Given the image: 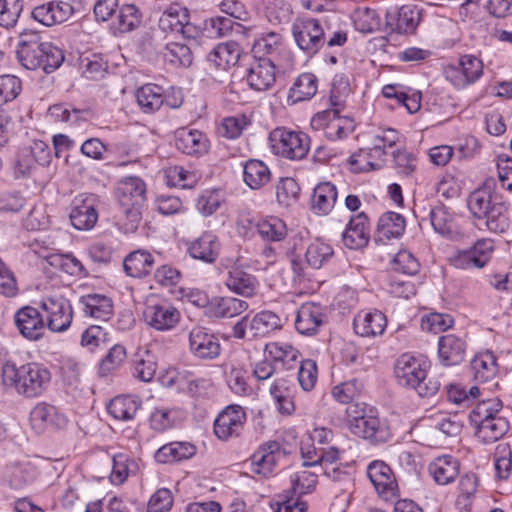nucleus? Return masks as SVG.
Listing matches in <instances>:
<instances>
[{
	"label": "nucleus",
	"instance_id": "nucleus-1",
	"mask_svg": "<svg viewBox=\"0 0 512 512\" xmlns=\"http://www.w3.org/2000/svg\"><path fill=\"white\" fill-rule=\"evenodd\" d=\"M494 180L487 179L467 198V207L473 218L483 220L490 232L504 233L511 224L509 205L493 196Z\"/></svg>",
	"mask_w": 512,
	"mask_h": 512
},
{
	"label": "nucleus",
	"instance_id": "nucleus-2",
	"mask_svg": "<svg viewBox=\"0 0 512 512\" xmlns=\"http://www.w3.org/2000/svg\"><path fill=\"white\" fill-rule=\"evenodd\" d=\"M1 383L18 395L35 398L42 395L50 385L51 372L39 363H26L17 366L8 360L1 367Z\"/></svg>",
	"mask_w": 512,
	"mask_h": 512
},
{
	"label": "nucleus",
	"instance_id": "nucleus-3",
	"mask_svg": "<svg viewBox=\"0 0 512 512\" xmlns=\"http://www.w3.org/2000/svg\"><path fill=\"white\" fill-rule=\"evenodd\" d=\"M17 58L28 70L41 68L46 73H50L62 64L64 54L51 42L43 41L38 32L25 30L19 35Z\"/></svg>",
	"mask_w": 512,
	"mask_h": 512
},
{
	"label": "nucleus",
	"instance_id": "nucleus-4",
	"mask_svg": "<svg viewBox=\"0 0 512 512\" xmlns=\"http://www.w3.org/2000/svg\"><path fill=\"white\" fill-rule=\"evenodd\" d=\"M429 367L426 358L403 354L396 361L395 376L400 385L415 389L420 396H432L438 391L440 383L427 379Z\"/></svg>",
	"mask_w": 512,
	"mask_h": 512
},
{
	"label": "nucleus",
	"instance_id": "nucleus-5",
	"mask_svg": "<svg viewBox=\"0 0 512 512\" xmlns=\"http://www.w3.org/2000/svg\"><path fill=\"white\" fill-rule=\"evenodd\" d=\"M341 425L352 434L371 441L384 440V430L372 407L356 402L345 409Z\"/></svg>",
	"mask_w": 512,
	"mask_h": 512
},
{
	"label": "nucleus",
	"instance_id": "nucleus-6",
	"mask_svg": "<svg viewBox=\"0 0 512 512\" xmlns=\"http://www.w3.org/2000/svg\"><path fill=\"white\" fill-rule=\"evenodd\" d=\"M371 138L370 146L361 148L350 157L349 165L352 172H370L382 168L386 148H391L398 141L396 130H381V134Z\"/></svg>",
	"mask_w": 512,
	"mask_h": 512
},
{
	"label": "nucleus",
	"instance_id": "nucleus-7",
	"mask_svg": "<svg viewBox=\"0 0 512 512\" xmlns=\"http://www.w3.org/2000/svg\"><path fill=\"white\" fill-rule=\"evenodd\" d=\"M269 146L275 155L287 159H302L310 148V139L303 130H271Z\"/></svg>",
	"mask_w": 512,
	"mask_h": 512
},
{
	"label": "nucleus",
	"instance_id": "nucleus-8",
	"mask_svg": "<svg viewBox=\"0 0 512 512\" xmlns=\"http://www.w3.org/2000/svg\"><path fill=\"white\" fill-rule=\"evenodd\" d=\"M281 328V320L272 311L264 310L256 313L251 319L241 318L233 326V336L237 339H256L267 336Z\"/></svg>",
	"mask_w": 512,
	"mask_h": 512
},
{
	"label": "nucleus",
	"instance_id": "nucleus-9",
	"mask_svg": "<svg viewBox=\"0 0 512 512\" xmlns=\"http://www.w3.org/2000/svg\"><path fill=\"white\" fill-rule=\"evenodd\" d=\"M494 253V242L489 238L479 239L467 249L455 251L449 257V263L462 270L484 268Z\"/></svg>",
	"mask_w": 512,
	"mask_h": 512
},
{
	"label": "nucleus",
	"instance_id": "nucleus-10",
	"mask_svg": "<svg viewBox=\"0 0 512 512\" xmlns=\"http://www.w3.org/2000/svg\"><path fill=\"white\" fill-rule=\"evenodd\" d=\"M143 319L150 328L159 332H168L178 326L182 315L171 302L162 300L148 302L143 311Z\"/></svg>",
	"mask_w": 512,
	"mask_h": 512
},
{
	"label": "nucleus",
	"instance_id": "nucleus-11",
	"mask_svg": "<svg viewBox=\"0 0 512 512\" xmlns=\"http://www.w3.org/2000/svg\"><path fill=\"white\" fill-rule=\"evenodd\" d=\"M292 34L297 46L309 55H314L325 43L321 23L314 18H298L292 25Z\"/></svg>",
	"mask_w": 512,
	"mask_h": 512
},
{
	"label": "nucleus",
	"instance_id": "nucleus-12",
	"mask_svg": "<svg viewBox=\"0 0 512 512\" xmlns=\"http://www.w3.org/2000/svg\"><path fill=\"white\" fill-rule=\"evenodd\" d=\"M483 73V63L474 55H463L457 65H449L444 70L445 78L457 89L475 83Z\"/></svg>",
	"mask_w": 512,
	"mask_h": 512
},
{
	"label": "nucleus",
	"instance_id": "nucleus-13",
	"mask_svg": "<svg viewBox=\"0 0 512 512\" xmlns=\"http://www.w3.org/2000/svg\"><path fill=\"white\" fill-rule=\"evenodd\" d=\"M350 91L348 77L343 73L336 74L332 80L330 91V103L333 108L318 112L312 119V124L318 127L331 125L333 120L338 119L339 112L344 107Z\"/></svg>",
	"mask_w": 512,
	"mask_h": 512
},
{
	"label": "nucleus",
	"instance_id": "nucleus-14",
	"mask_svg": "<svg viewBox=\"0 0 512 512\" xmlns=\"http://www.w3.org/2000/svg\"><path fill=\"white\" fill-rule=\"evenodd\" d=\"M246 422V413L239 405H230L222 410L214 421V433L226 441L240 434Z\"/></svg>",
	"mask_w": 512,
	"mask_h": 512
},
{
	"label": "nucleus",
	"instance_id": "nucleus-15",
	"mask_svg": "<svg viewBox=\"0 0 512 512\" xmlns=\"http://www.w3.org/2000/svg\"><path fill=\"white\" fill-rule=\"evenodd\" d=\"M41 308L46 315L47 327L52 332H64L70 327L73 312L64 298H46L41 302Z\"/></svg>",
	"mask_w": 512,
	"mask_h": 512
},
{
	"label": "nucleus",
	"instance_id": "nucleus-16",
	"mask_svg": "<svg viewBox=\"0 0 512 512\" xmlns=\"http://www.w3.org/2000/svg\"><path fill=\"white\" fill-rule=\"evenodd\" d=\"M97 198L91 194H81L73 200L70 213L72 226L77 230L92 229L98 220Z\"/></svg>",
	"mask_w": 512,
	"mask_h": 512
},
{
	"label": "nucleus",
	"instance_id": "nucleus-17",
	"mask_svg": "<svg viewBox=\"0 0 512 512\" xmlns=\"http://www.w3.org/2000/svg\"><path fill=\"white\" fill-rule=\"evenodd\" d=\"M367 475L378 494L386 501L397 496L398 486L391 468L383 461L375 460L367 468Z\"/></svg>",
	"mask_w": 512,
	"mask_h": 512
},
{
	"label": "nucleus",
	"instance_id": "nucleus-18",
	"mask_svg": "<svg viewBox=\"0 0 512 512\" xmlns=\"http://www.w3.org/2000/svg\"><path fill=\"white\" fill-rule=\"evenodd\" d=\"M189 350L199 359L213 360L221 353L219 339L202 327H195L189 332Z\"/></svg>",
	"mask_w": 512,
	"mask_h": 512
},
{
	"label": "nucleus",
	"instance_id": "nucleus-19",
	"mask_svg": "<svg viewBox=\"0 0 512 512\" xmlns=\"http://www.w3.org/2000/svg\"><path fill=\"white\" fill-rule=\"evenodd\" d=\"M74 8L67 1H49L33 8L31 17L40 24L51 27L70 19Z\"/></svg>",
	"mask_w": 512,
	"mask_h": 512
},
{
	"label": "nucleus",
	"instance_id": "nucleus-20",
	"mask_svg": "<svg viewBox=\"0 0 512 512\" xmlns=\"http://www.w3.org/2000/svg\"><path fill=\"white\" fill-rule=\"evenodd\" d=\"M30 425L37 433H43L50 427L62 429L68 420L58 409L45 402L37 403L30 411Z\"/></svg>",
	"mask_w": 512,
	"mask_h": 512
},
{
	"label": "nucleus",
	"instance_id": "nucleus-21",
	"mask_svg": "<svg viewBox=\"0 0 512 512\" xmlns=\"http://www.w3.org/2000/svg\"><path fill=\"white\" fill-rule=\"evenodd\" d=\"M14 322L20 334L27 340L37 341L44 334L43 317L32 306H25L17 310L14 315Z\"/></svg>",
	"mask_w": 512,
	"mask_h": 512
},
{
	"label": "nucleus",
	"instance_id": "nucleus-22",
	"mask_svg": "<svg viewBox=\"0 0 512 512\" xmlns=\"http://www.w3.org/2000/svg\"><path fill=\"white\" fill-rule=\"evenodd\" d=\"M120 208L141 207L146 199V185L136 176L122 179L117 187Z\"/></svg>",
	"mask_w": 512,
	"mask_h": 512
},
{
	"label": "nucleus",
	"instance_id": "nucleus-23",
	"mask_svg": "<svg viewBox=\"0 0 512 512\" xmlns=\"http://www.w3.org/2000/svg\"><path fill=\"white\" fill-rule=\"evenodd\" d=\"M224 284L228 290L243 297L254 296L259 286L256 277L239 265L228 268Z\"/></svg>",
	"mask_w": 512,
	"mask_h": 512
},
{
	"label": "nucleus",
	"instance_id": "nucleus-24",
	"mask_svg": "<svg viewBox=\"0 0 512 512\" xmlns=\"http://www.w3.org/2000/svg\"><path fill=\"white\" fill-rule=\"evenodd\" d=\"M282 456L280 444L276 441H268L252 455V471L266 477L273 472Z\"/></svg>",
	"mask_w": 512,
	"mask_h": 512
},
{
	"label": "nucleus",
	"instance_id": "nucleus-25",
	"mask_svg": "<svg viewBox=\"0 0 512 512\" xmlns=\"http://www.w3.org/2000/svg\"><path fill=\"white\" fill-rule=\"evenodd\" d=\"M250 88L256 91L268 90L275 82V67L268 58H260L253 62L246 75Z\"/></svg>",
	"mask_w": 512,
	"mask_h": 512
},
{
	"label": "nucleus",
	"instance_id": "nucleus-26",
	"mask_svg": "<svg viewBox=\"0 0 512 512\" xmlns=\"http://www.w3.org/2000/svg\"><path fill=\"white\" fill-rule=\"evenodd\" d=\"M428 473L436 484L445 486L453 483L459 476L460 463L451 455H442L429 464Z\"/></svg>",
	"mask_w": 512,
	"mask_h": 512
},
{
	"label": "nucleus",
	"instance_id": "nucleus-27",
	"mask_svg": "<svg viewBox=\"0 0 512 512\" xmlns=\"http://www.w3.org/2000/svg\"><path fill=\"white\" fill-rule=\"evenodd\" d=\"M370 238L367 217L360 213L352 217L343 232L342 241L349 249H361L365 247Z\"/></svg>",
	"mask_w": 512,
	"mask_h": 512
},
{
	"label": "nucleus",
	"instance_id": "nucleus-28",
	"mask_svg": "<svg viewBox=\"0 0 512 512\" xmlns=\"http://www.w3.org/2000/svg\"><path fill=\"white\" fill-rule=\"evenodd\" d=\"M220 252L218 237L212 232H204L192 241L188 247L189 255L205 263H214Z\"/></svg>",
	"mask_w": 512,
	"mask_h": 512
},
{
	"label": "nucleus",
	"instance_id": "nucleus-29",
	"mask_svg": "<svg viewBox=\"0 0 512 512\" xmlns=\"http://www.w3.org/2000/svg\"><path fill=\"white\" fill-rule=\"evenodd\" d=\"M430 222L439 235L450 239H458L462 235L457 226L455 215L444 205H437L430 211Z\"/></svg>",
	"mask_w": 512,
	"mask_h": 512
},
{
	"label": "nucleus",
	"instance_id": "nucleus-30",
	"mask_svg": "<svg viewBox=\"0 0 512 512\" xmlns=\"http://www.w3.org/2000/svg\"><path fill=\"white\" fill-rule=\"evenodd\" d=\"M386 326V316L378 310L360 312L354 319V329L363 337L382 335Z\"/></svg>",
	"mask_w": 512,
	"mask_h": 512
},
{
	"label": "nucleus",
	"instance_id": "nucleus-31",
	"mask_svg": "<svg viewBox=\"0 0 512 512\" xmlns=\"http://www.w3.org/2000/svg\"><path fill=\"white\" fill-rule=\"evenodd\" d=\"M323 322V309L315 303H305L298 310L295 326L301 334L312 335L317 333Z\"/></svg>",
	"mask_w": 512,
	"mask_h": 512
},
{
	"label": "nucleus",
	"instance_id": "nucleus-32",
	"mask_svg": "<svg viewBox=\"0 0 512 512\" xmlns=\"http://www.w3.org/2000/svg\"><path fill=\"white\" fill-rule=\"evenodd\" d=\"M387 24L399 33H409L416 29L420 21V12L412 5H403L395 11H389Z\"/></svg>",
	"mask_w": 512,
	"mask_h": 512
},
{
	"label": "nucleus",
	"instance_id": "nucleus-33",
	"mask_svg": "<svg viewBox=\"0 0 512 512\" xmlns=\"http://www.w3.org/2000/svg\"><path fill=\"white\" fill-rule=\"evenodd\" d=\"M48 116L56 123L86 126L90 123L93 113L88 109H72L64 104H55L49 108Z\"/></svg>",
	"mask_w": 512,
	"mask_h": 512
},
{
	"label": "nucleus",
	"instance_id": "nucleus-34",
	"mask_svg": "<svg viewBox=\"0 0 512 512\" xmlns=\"http://www.w3.org/2000/svg\"><path fill=\"white\" fill-rule=\"evenodd\" d=\"M248 309V303L244 300L225 296L214 297L209 305L208 315L215 318H232Z\"/></svg>",
	"mask_w": 512,
	"mask_h": 512
},
{
	"label": "nucleus",
	"instance_id": "nucleus-35",
	"mask_svg": "<svg viewBox=\"0 0 512 512\" xmlns=\"http://www.w3.org/2000/svg\"><path fill=\"white\" fill-rule=\"evenodd\" d=\"M240 55L241 49L236 42H224L209 53L208 61L218 69L227 70L237 64Z\"/></svg>",
	"mask_w": 512,
	"mask_h": 512
},
{
	"label": "nucleus",
	"instance_id": "nucleus-36",
	"mask_svg": "<svg viewBox=\"0 0 512 512\" xmlns=\"http://www.w3.org/2000/svg\"><path fill=\"white\" fill-rule=\"evenodd\" d=\"M176 146L183 153L196 155L207 152L208 140L201 130H178Z\"/></svg>",
	"mask_w": 512,
	"mask_h": 512
},
{
	"label": "nucleus",
	"instance_id": "nucleus-37",
	"mask_svg": "<svg viewBox=\"0 0 512 512\" xmlns=\"http://www.w3.org/2000/svg\"><path fill=\"white\" fill-rule=\"evenodd\" d=\"M270 394L283 415H291L295 410L294 387L284 378L276 379L270 387Z\"/></svg>",
	"mask_w": 512,
	"mask_h": 512
},
{
	"label": "nucleus",
	"instance_id": "nucleus-38",
	"mask_svg": "<svg viewBox=\"0 0 512 512\" xmlns=\"http://www.w3.org/2000/svg\"><path fill=\"white\" fill-rule=\"evenodd\" d=\"M153 256L145 250H136L128 254L123 262L124 271L133 278L146 276L152 270Z\"/></svg>",
	"mask_w": 512,
	"mask_h": 512
},
{
	"label": "nucleus",
	"instance_id": "nucleus-39",
	"mask_svg": "<svg viewBox=\"0 0 512 512\" xmlns=\"http://www.w3.org/2000/svg\"><path fill=\"white\" fill-rule=\"evenodd\" d=\"M464 342L459 337L448 334L439 339L438 353L444 365H456L463 359Z\"/></svg>",
	"mask_w": 512,
	"mask_h": 512
},
{
	"label": "nucleus",
	"instance_id": "nucleus-40",
	"mask_svg": "<svg viewBox=\"0 0 512 512\" xmlns=\"http://www.w3.org/2000/svg\"><path fill=\"white\" fill-rule=\"evenodd\" d=\"M337 199L336 187L324 182L314 188L312 195V210L319 215H327L334 207Z\"/></svg>",
	"mask_w": 512,
	"mask_h": 512
},
{
	"label": "nucleus",
	"instance_id": "nucleus-41",
	"mask_svg": "<svg viewBox=\"0 0 512 512\" xmlns=\"http://www.w3.org/2000/svg\"><path fill=\"white\" fill-rule=\"evenodd\" d=\"M474 378L479 382H487L498 373L496 357L491 351H483L475 355L471 361Z\"/></svg>",
	"mask_w": 512,
	"mask_h": 512
},
{
	"label": "nucleus",
	"instance_id": "nucleus-42",
	"mask_svg": "<svg viewBox=\"0 0 512 512\" xmlns=\"http://www.w3.org/2000/svg\"><path fill=\"white\" fill-rule=\"evenodd\" d=\"M196 47L179 41H171L165 45L164 58L175 67H189L193 63Z\"/></svg>",
	"mask_w": 512,
	"mask_h": 512
},
{
	"label": "nucleus",
	"instance_id": "nucleus-43",
	"mask_svg": "<svg viewBox=\"0 0 512 512\" xmlns=\"http://www.w3.org/2000/svg\"><path fill=\"white\" fill-rule=\"evenodd\" d=\"M317 78L312 73L301 74L289 90L288 101L295 104L309 100L317 92Z\"/></svg>",
	"mask_w": 512,
	"mask_h": 512
},
{
	"label": "nucleus",
	"instance_id": "nucleus-44",
	"mask_svg": "<svg viewBox=\"0 0 512 512\" xmlns=\"http://www.w3.org/2000/svg\"><path fill=\"white\" fill-rule=\"evenodd\" d=\"M472 426L475 429V435L483 443L499 440L509 429L508 422L504 417L492 418L489 421Z\"/></svg>",
	"mask_w": 512,
	"mask_h": 512
},
{
	"label": "nucleus",
	"instance_id": "nucleus-45",
	"mask_svg": "<svg viewBox=\"0 0 512 512\" xmlns=\"http://www.w3.org/2000/svg\"><path fill=\"white\" fill-rule=\"evenodd\" d=\"M270 178V170L264 162L251 159L245 163L243 179L251 189H260L269 183Z\"/></svg>",
	"mask_w": 512,
	"mask_h": 512
},
{
	"label": "nucleus",
	"instance_id": "nucleus-46",
	"mask_svg": "<svg viewBox=\"0 0 512 512\" xmlns=\"http://www.w3.org/2000/svg\"><path fill=\"white\" fill-rule=\"evenodd\" d=\"M85 314L99 320L107 321L113 314L110 298L100 294H90L82 298Z\"/></svg>",
	"mask_w": 512,
	"mask_h": 512
},
{
	"label": "nucleus",
	"instance_id": "nucleus-47",
	"mask_svg": "<svg viewBox=\"0 0 512 512\" xmlns=\"http://www.w3.org/2000/svg\"><path fill=\"white\" fill-rule=\"evenodd\" d=\"M136 100L143 112H154L164 105L163 89L156 84H146L136 91Z\"/></svg>",
	"mask_w": 512,
	"mask_h": 512
},
{
	"label": "nucleus",
	"instance_id": "nucleus-48",
	"mask_svg": "<svg viewBox=\"0 0 512 512\" xmlns=\"http://www.w3.org/2000/svg\"><path fill=\"white\" fill-rule=\"evenodd\" d=\"M164 177L168 186L182 189L194 187L199 180V175L196 171L179 165L166 167L164 169Z\"/></svg>",
	"mask_w": 512,
	"mask_h": 512
},
{
	"label": "nucleus",
	"instance_id": "nucleus-49",
	"mask_svg": "<svg viewBox=\"0 0 512 512\" xmlns=\"http://www.w3.org/2000/svg\"><path fill=\"white\" fill-rule=\"evenodd\" d=\"M195 454V447L187 442H172L163 445L155 454L160 463L176 462L188 459Z\"/></svg>",
	"mask_w": 512,
	"mask_h": 512
},
{
	"label": "nucleus",
	"instance_id": "nucleus-50",
	"mask_svg": "<svg viewBox=\"0 0 512 512\" xmlns=\"http://www.w3.org/2000/svg\"><path fill=\"white\" fill-rule=\"evenodd\" d=\"M188 16L187 8L179 4H172L162 13L159 19V28L166 33H178Z\"/></svg>",
	"mask_w": 512,
	"mask_h": 512
},
{
	"label": "nucleus",
	"instance_id": "nucleus-51",
	"mask_svg": "<svg viewBox=\"0 0 512 512\" xmlns=\"http://www.w3.org/2000/svg\"><path fill=\"white\" fill-rule=\"evenodd\" d=\"M141 406V402L134 396H118L111 400L108 406L109 413L118 420L133 419Z\"/></svg>",
	"mask_w": 512,
	"mask_h": 512
},
{
	"label": "nucleus",
	"instance_id": "nucleus-52",
	"mask_svg": "<svg viewBox=\"0 0 512 512\" xmlns=\"http://www.w3.org/2000/svg\"><path fill=\"white\" fill-rule=\"evenodd\" d=\"M501 409L502 403L499 399L491 398L483 400L470 412V423L471 425L480 424L489 421L492 418L501 417L499 415Z\"/></svg>",
	"mask_w": 512,
	"mask_h": 512
},
{
	"label": "nucleus",
	"instance_id": "nucleus-53",
	"mask_svg": "<svg viewBox=\"0 0 512 512\" xmlns=\"http://www.w3.org/2000/svg\"><path fill=\"white\" fill-rule=\"evenodd\" d=\"M257 230L263 239L269 241H281L287 235L284 221L274 216L260 220L257 223Z\"/></svg>",
	"mask_w": 512,
	"mask_h": 512
},
{
	"label": "nucleus",
	"instance_id": "nucleus-54",
	"mask_svg": "<svg viewBox=\"0 0 512 512\" xmlns=\"http://www.w3.org/2000/svg\"><path fill=\"white\" fill-rule=\"evenodd\" d=\"M404 229L405 220L398 213L386 212L379 219L378 231L387 239L399 237Z\"/></svg>",
	"mask_w": 512,
	"mask_h": 512
},
{
	"label": "nucleus",
	"instance_id": "nucleus-55",
	"mask_svg": "<svg viewBox=\"0 0 512 512\" xmlns=\"http://www.w3.org/2000/svg\"><path fill=\"white\" fill-rule=\"evenodd\" d=\"M157 365L154 356L148 351L139 352L135 355L133 364V375L143 381L150 382L156 373Z\"/></svg>",
	"mask_w": 512,
	"mask_h": 512
},
{
	"label": "nucleus",
	"instance_id": "nucleus-56",
	"mask_svg": "<svg viewBox=\"0 0 512 512\" xmlns=\"http://www.w3.org/2000/svg\"><path fill=\"white\" fill-rule=\"evenodd\" d=\"M35 476V469L28 461L11 464L7 470L9 482L15 488H21L32 482Z\"/></svg>",
	"mask_w": 512,
	"mask_h": 512
},
{
	"label": "nucleus",
	"instance_id": "nucleus-57",
	"mask_svg": "<svg viewBox=\"0 0 512 512\" xmlns=\"http://www.w3.org/2000/svg\"><path fill=\"white\" fill-rule=\"evenodd\" d=\"M496 475L508 479L512 474V447L505 442L499 443L494 452Z\"/></svg>",
	"mask_w": 512,
	"mask_h": 512
},
{
	"label": "nucleus",
	"instance_id": "nucleus-58",
	"mask_svg": "<svg viewBox=\"0 0 512 512\" xmlns=\"http://www.w3.org/2000/svg\"><path fill=\"white\" fill-rule=\"evenodd\" d=\"M224 201L225 197L220 190L208 189L200 194L196 207L201 215L207 217L216 212Z\"/></svg>",
	"mask_w": 512,
	"mask_h": 512
},
{
	"label": "nucleus",
	"instance_id": "nucleus-59",
	"mask_svg": "<svg viewBox=\"0 0 512 512\" xmlns=\"http://www.w3.org/2000/svg\"><path fill=\"white\" fill-rule=\"evenodd\" d=\"M24 0H0V27L13 28L23 11Z\"/></svg>",
	"mask_w": 512,
	"mask_h": 512
},
{
	"label": "nucleus",
	"instance_id": "nucleus-60",
	"mask_svg": "<svg viewBox=\"0 0 512 512\" xmlns=\"http://www.w3.org/2000/svg\"><path fill=\"white\" fill-rule=\"evenodd\" d=\"M363 388L364 385L361 381L351 379L334 386L331 393L336 401L347 404L359 397Z\"/></svg>",
	"mask_w": 512,
	"mask_h": 512
},
{
	"label": "nucleus",
	"instance_id": "nucleus-61",
	"mask_svg": "<svg viewBox=\"0 0 512 512\" xmlns=\"http://www.w3.org/2000/svg\"><path fill=\"white\" fill-rule=\"evenodd\" d=\"M141 17L139 10L132 4L124 5L120 8L115 23V28L120 33H126L134 30L139 26Z\"/></svg>",
	"mask_w": 512,
	"mask_h": 512
},
{
	"label": "nucleus",
	"instance_id": "nucleus-62",
	"mask_svg": "<svg viewBox=\"0 0 512 512\" xmlns=\"http://www.w3.org/2000/svg\"><path fill=\"white\" fill-rule=\"evenodd\" d=\"M332 255V247L325 242L317 240L308 246L305 257L307 263L312 268L319 269Z\"/></svg>",
	"mask_w": 512,
	"mask_h": 512
},
{
	"label": "nucleus",
	"instance_id": "nucleus-63",
	"mask_svg": "<svg viewBox=\"0 0 512 512\" xmlns=\"http://www.w3.org/2000/svg\"><path fill=\"white\" fill-rule=\"evenodd\" d=\"M299 192L300 188L293 178H282L276 189L277 201L282 206L290 207L297 202Z\"/></svg>",
	"mask_w": 512,
	"mask_h": 512
},
{
	"label": "nucleus",
	"instance_id": "nucleus-64",
	"mask_svg": "<svg viewBox=\"0 0 512 512\" xmlns=\"http://www.w3.org/2000/svg\"><path fill=\"white\" fill-rule=\"evenodd\" d=\"M266 353L274 361L288 365L298 358V351L291 344L285 342H271L266 345Z\"/></svg>",
	"mask_w": 512,
	"mask_h": 512
}]
</instances>
